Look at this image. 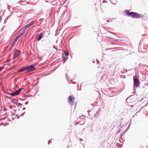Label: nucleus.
Listing matches in <instances>:
<instances>
[{
  "instance_id": "f704fd0d",
  "label": "nucleus",
  "mask_w": 148,
  "mask_h": 148,
  "mask_svg": "<svg viewBox=\"0 0 148 148\" xmlns=\"http://www.w3.org/2000/svg\"><path fill=\"white\" fill-rule=\"evenodd\" d=\"M120 147H122V146H123V145H122L120 144Z\"/></svg>"
},
{
  "instance_id": "e433bc0d",
  "label": "nucleus",
  "mask_w": 148,
  "mask_h": 148,
  "mask_svg": "<svg viewBox=\"0 0 148 148\" xmlns=\"http://www.w3.org/2000/svg\"><path fill=\"white\" fill-rule=\"evenodd\" d=\"M72 83L73 84H76V83L75 82H73Z\"/></svg>"
},
{
  "instance_id": "0eeeda50",
  "label": "nucleus",
  "mask_w": 148,
  "mask_h": 148,
  "mask_svg": "<svg viewBox=\"0 0 148 148\" xmlns=\"http://www.w3.org/2000/svg\"><path fill=\"white\" fill-rule=\"evenodd\" d=\"M45 31H43L42 33H40L38 34V37L37 39V40L39 41L41 40L42 37V34L45 33Z\"/></svg>"
},
{
  "instance_id": "473e14b6",
  "label": "nucleus",
  "mask_w": 148,
  "mask_h": 148,
  "mask_svg": "<svg viewBox=\"0 0 148 148\" xmlns=\"http://www.w3.org/2000/svg\"><path fill=\"white\" fill-rule=\"evenodd\" d=\"M26 108H23V110H25Z\"/></svg>"
},
{
  "instance_id": "a19ab883",
  "label": "nucleus",
  "mask_w": 148,
  "mask_h": 148,
  "mask_svg": "<svg viewBox=\"0 0 148 148\" xmlns=\"http://www.w3.org/2000/svg\"><path fill=\"white\" fill-rule=\"evenodd\" d=\"M111 44L113 45H115V44L114 43H112Z\"/></svg>"
},
{
  "instance_id": "c03bdc74",
  "label": "nucleus",
  "mask_w": 148,
  "mask_h": 148,
  "mask_svg": "<svg viewBox=\"0 0 148 148\" xmlns=\"http://www.w3.org/2000/svg\"><path fill=\"white\" fill-rule=\"evenodd\" d=\"M45 2H48V1H47V0H46V1H45Z\"/></svg>"
},
{
  "instance_id": "de8ad7c7",
  "label": "nucleus",
  "mask_w": 148,
  "mask_h": 148,
  "mask_svg": "<svg viewBox=\"0 0 148 148\" xmlns=\"http://www.w3.org/2000/svg\"><path fill=\"white\" fill-rule=\"evenodd\" d=\"M14 107V108H15V107H16V106H14V107Z\"/></svg>"
},
{
  "instance_id": "cd10ccee",
  "label": "nucleus",
  "mask_w": 148,
  "mask_h": 148,
  "mask_svg": "<svg viewBox=\"0 0 148 148\" xmlns=\"http://www.w3.org/2000/svg\"><path fill=\"white\" fill-rule=\"evenodd\" d=\"M65 76H66V79H67V80H68V79H67V73L65 74Z\"/></svg>"
},
{
  "instance_id": "a878e982",
  "label": "nucleus",
  "mask_w": 148,
  "mask_h": 148,
  "mask_svg": "<svg viewBox=\"0 0 148 148\" xmlns=\"http://www.w3.org/2000/svg\"><path fill=\"white\" fill-rule=\"evenodd\" d=\"M25 112H24L21 115H20V116H23L25 114Z\"/></svg>"
},
{
  "instance_id": "6e6552de",
  "label": "nucleus",
  "mask_w": 148,
  "mask_h": 148,
  "mask_svg": "<svg viewBox=\"0 0 148 148\" xmlns=\"http://www.w3.org/2000/svg\"><path fill=\"white\" fill-rule=\"evenodd\" d=\"M62 58H63V64H64L66 62V60L68 59V57H65L63 56H62Z\"/></svg>"
},
{
  "instance_id": "5701e85b",
  "label": "nucleus",
  "mask_w": 148,
  "mask_h": 148,
  "mask_svg": "<svg viewBox=\"0 0 148 148\" xmlns=\"http://www.w3.org/2000/svg\"><path fill=\"white\" fill-rule=\"evenodd\" d=\"M115 41L116 42H120L121 40L120 39H115Z\"/></svg>"
},
{
  "instance_id": "ea45409f",
  "label": "nucleus",
  "mask_w": 148,
  "mask_h": 148,
  "mask_svg": "<svg viewBox=\"0 0 148 148\" xmlns=\"http://www.w3.org/2000/svg\"><path fill=\"white\" fill-rule=\"evenodd\" d=\"M15 101L17 102V101H18V100H15Z\"/></svg>"
},
{
  "instance_id": "b1692460",
  "label": "nucleus",
  "mask_w": 148,
  "mask_h": 148,
  "mask_svg": "<svg viewBox=\"0 0 148 148\" xmlns=\"http://www.w3.org/2000/svg\"><path fill=\"white\" fill-rule=\"evenodd\" d=\"M116 48H110L107 49V50H109L114 49H115Z\"/></svg>"
},
{
  "instance_id": "f257e3e1",
  "label": "nucleus",
  "mask_w": 148,
  "mask_h": 148,
  "mask_svg": "<svg viewBox=\"0 0 148 148\" xmlns=\"http://www.w3.org/2000/svg\"><path fill=\"white\" fill-rule=\"evenodd\" d=\"M125 12L127 16L131 17L133 18H140L143 16L141 14L133 12H130L128 10H126Z\"/></svg>"
},
{
  "instance_id": "7c9ffc66",
  "label": "nucleus",
  "mask_w": 148,
  "mask_h": 148,
  "mask_svg": "<svg viewBox=\"0 0 148 148\" xmlns=\"http://www.w3.org/2000/svg\"><path fill=\"white\" fill-rule=\"evenodd\" d=\"M8 6H9V5H8V8H7V9H8V10H9V11H10V10H9V8H8Z\"/></svg>"
},
{
  "instance_id": "f03ea898",
  "label": "nucleus",
  "mask_w": 148,
  "mask_h": 148,
  "mask_svg": "<svg viewBox=\"0 0 148 148\" xmlns=\"http://www.w3.org/2000/svg\"><path fill=\"white\" fill-rule=\"evenodd\" d=\"M36 65V64H31L27 66H25L18 71V72H21L24 71H27L28 72H32L34 71L36 69L35 66Z\"/></svg>"
},
{
  "instance_id": "2eb2a0df",
  "label": "nucleus",
  "mask_w": 148,
  "mask_h": 148,
  "mask_svg": "<svg viewBox=\"0 0 148 148\" xmlns=\"http://www.w3.org/2000/svg\"><path fill=\"white\" fill-rule=\"evenodd\" d=\"M64 54L66 56H68L69 55L68 52L66 51H64Z\"/></svg>"
},
{
  "instance_id": "c9c22d12",
  "label": "nucleus",
  "mask_w": 148,
  "mask_h": 148,
  "mask_svg": "<svg viewBox=\"0 0 148 148\" xmlns=\"http://www.w3.org/2000/svg\"><path fill=\"white\" fill-rule=\"evenodd\" d=\"M48 144H49V143H50V141H49H49H48Z\"/></svg>"
},
{
  "instance_id": "bb28decb",
  "label": "nucleus",
  "mask_w": 148,
  "mask_h": 148,
  "mask_svg": "<svg viewBox=\"0 0 148 148\" xmlns=\"http://www.w3.org/2000/svg\"><path fill=\"white\" fill-rule=\"evenodd\" d=\"M106 37L108 38L109 39H112V38L111 37Z\"/></svg>"
},
{
  "instance_id": "603ef678",
  "label": "nucleus",
  "mask_w": 148,
  "mask_h": 148,
  "mask_svg": "<svg viewBox=\"0 0 148 148\" xmlns=\"http://www.w3.org/2000/svg\"><path fill=\"white\" fill-rule=\"evenodd\" d=\"M97 64H98V62H97Z\"/></svg>"
},
{
  "instance_id": "39448f33",
  "label": "nucleus",
  "mask_w": 148,
  "mask_h": 148,
  "mask_svg": "<svg viewBox=\"0 0 148 148\" xmlns=\"http://www.w3.org/2000/svg\"><path fill=\"white\" fill-rule=\"evenodd\" d=\"M21 53V51L17 49H16V51L14 53V55L13 59L15 60L17 57Z\"/></svg>"
},
{
  "instance_id": "8fccbe9b",
  "label": "nucleus",
  "mask_w": 148,
  "mask_h": 148,
  "mask_svg": "<svg viewBox=\"0 0 148 148\" xmlns=\"http://www.w3.org/2000/svg\"><path fill=\"white\" fill-rule=\"evenodd\" d=\"M12 108V107H11L10 108V109Z\"/></svg>"
},
{
  "instance_id": "9d476101",
  "label": "nucleus",
  "mask_w": 148,
  "mask_h": 148,
  "mask_svg": "<svg viewBox=\"0 0 148 148\" xmlns=\"http://www.w3.org/2000/svg\"><path fill=\"white\" fill-rule=\"evenodd\" d=\"M22 89V88H20L18 90H16V92H15L16 94V95H17L19 94L20 92L21 91Z\"/></svg>"
},
{
  "instance_id": "9b49d317",
  "label": "nucleus",
  "mask_w": 148,
  "mask_h": 148,
  "mask_svg": "<svg viewBox=\"0 0 148 148\" xmlns=\"http://www.w3.org/2000/svg\"><path fill=\"white\" fill-rule=\"evenodd\" d=\"M100 110L99 109V110H98L95 113V114L94 115V117H95V116H98L99 115V113Z\"/></svg>"
},
{
  "instance_id": "412c9836",
  "label": "nucleus",
  "mask_w": 148,
  "mask_h": 148,
  "mask_svg": "<svg viewBox=\"0 0 148 148\" xmlns=\"http://www.w3.org/2000/svg\"><path fill=\"white\" fill-rule=\"evenodd\" d=\"M4 68V67H0V72H1Z\"/></svg>"
},
{
  "instance_id": "37998d69",
  "label": "nucleus",
  "mask_w": 148,
  "mask_h": 148,
  "mask_svg": "<svg viewBox=\"0 0 148 148\" xmlns=\"http://www.w3.org/2000/svg\"><path fill=\"white\" fill-rule=\"evenodd\" d=\"M105 1H103V3H104Z\"/></svg>"
},
{
  "instance_id": "4be33fe9",
  "label": "nucleus",
  "mask_w": 148,
  "mask_h": 148,
  "mask_svg": "<svg viewBox=\"0 0 148 148\" xmlns=\"http://www.w3.org/2000/svg\"><path fill=\"white\" fill-rule=\"evenodd\" d=\"M53 48L54 49H55L57 51H58V49H57V48H56V47L55 46H53Z\"/></svg>"
},
{
  "instance_id": "f3484780",
  "label": "nucleus",
  "mask_w": 148,
  "mask_h": 148,
  "mask_svg": "<svg viewBox=\"0 0 148 148\" xmlns=\"http://www.w3.org/2000/svg\"><path fill=\"white\" fill-rule=\"evenodd\" d=\"M134 97L133 96H130L129 97L127 98V99H130V100L132 99Z\"/></svg>"
},
{
  "instance_id": "58836bf2",
  "label": "nucleus",
  "mask_w": 148,
  "mask_h": 148,
  "mask_svg": "<svg viewBox=\"0 0 148 148\" xmlns=\"http://www.w3.org/2000/svg\"><path fill=\"white\" fill-rule=\"evenodd\" d=\"M79 26H75V27H78Z\"/></svg>"
},
{
  "instance_id": "c756f323",
  "label": "nucleus",
  "mask_w": 148,
  "mask_h": 148,
  "mask_svg": "<svg viewBox=\"0 0 148 148\" xmlns=\"http://www.w3.org/2000/svg\"><path fill=\"white\" fill-rule=\"evenodd\" d=\"M108 32H109V33H112V34H114V33L112 32H111V31H108Z\"/></svg>"
},
{
  "instance_id": "09e8293b",
  "label": "nucleus",
  "mask_w": 148,
  "mask_h": 148,
  "mask_svg": "<svg viewBox=\"0 0 148 148\" xmlns=\"http://www.w3.org/2000/svg\"><path fill=\"white\" fill-rule=\"evenodd\" d=\"M46 75V74H45V75H44L45 76Z\"/></svg>"
},
{
  "instance_id": "6ab92c4d",
  "label": "nucleus",
  "mask_w": 148,
  "mask_h": 148,
  "mask_svg": "<svg viewBox=\"0 0 148 148\" xmlns=\"http://www.w3.org/2000/svg\"><path fill=\"white\" fill-rule=\"evenodd\" d=\"M130 123H131V122L130 123L128 127L127 128V129H126V130L125 131V132H126L128 130V129H129V127H130Z\"/></svg>"
},
{
  "instance_id": "4c0bfd02",
  "label": "nucleus",
  "mask_w": 148,
  "mask_h": 148,
  "mask_svg": "<svg viewBox=\"0 0 148 148\" xmlns=\"http://www.w3.org/2000/svg\"><path fill=\"white\" fill-rule=\"evenodd\" d=\"M42 20H43V19H40L39 20H40V21H42Z\"/></svg>"
},
{
  "instance_id": "2f4dec72",
  "label": "nucleus",
  "mask_w": 148,
  "mask_h": 148,
  "mask_svg": "<svg viewBox=\"0 0 148 148\" xmlns=\"http://www.w3.org/2000/svg\"><path fill=\"white\" fill-rule=\"evenodd\" d=\"M19 118H20V116H17V119H19Z\"/></svg>"
},
{
  "instance_id": "864d4df0",
  "label": "nucleus",
  "mask_w": 148,
  "mask_h": 148,
  "mask_svg": "<svg viewBox=\"0 0 148 148\" xmlns=\"http://www.w3.org/2000/svg\"><path fill=\"white\" fill-rule=\"evenodd\" d=\"M6 20V19H5V22H5V21Z\"/></svg>"
},
{
  "instance_id": "4468645a",
  "label": "nucleus",
  "mask_w": 148,
  "mask_h": 148,
  "mask_svg": "<svg viewBox=\"0 0 148 148\" xmlns=\"http://www.w3.org/2000/svg\"><path fill=\"white\" fill-rule=\"evenodd\" d=\"M17 14L18 17L19 16H20L22 14V12L21 11L17 12Z\"/></svg>"
},
{
  "instance_id": "dca6fc26",
  "label": "nucleus",
  "mask_w": 148,
  "mask_h": 148,
  "mask_svg": "<svg viewBox=\"0 0 148 148\" xmlns=\"http://www.w3.org/2000/svg\"><path fill=\"white\" fill-rule=\"evenodd\" d=\"M122 127H121L120 128H119L116 132V134H118L121 130Z\"/></svg>"
},
{
  "instance_id": "1a4fd4ad",
  "label": "nucleus",
  "mask_w": 148,
  "mask_h": 148,
  "mask_svg": "<svg viewBox=\"0 0 148 148\" xmlns=\"http://www.w3.org/2000/svg\"><path fill=\"white\" fill-rule=\"evenodd\" d=\"M73 99V97L71 96H70L68 97V101L69 103H71L72 102Z\"/></svg>"
},
{
  "instance_id": "a18cd8bd",
  "label": "nucleus",
  "mask_w": 148,
  "mask_h": 148,
  "mask_svg": "<svg viewBox=\"0 0 148 148\" xmlns=\"http://www.w3.org/2000/svg\"><path fill=\"white\" fill-rule=\"evenodd\" d=\"M81 88L80 89H79V90H81Z\"/></svg>"
},
{
  "instance_id": "20e7f679",
  "label": "nucleus",
  "mask_w": 148,
  "mask_h": 148,
  "mask_svg": "<svg viewBox=\"0 0 148 148\" xmlns=\"http://www.w3.org/2000/svg\"><path fill=\"white\" fill-rule=\"evenodd\" d=\"M24 33V31H23V32L18 35L14 40L12 44H11V46H12L14 44L17 40L21 37V36Z\"/></svg>"
},
{
  "instance_id": "3c124183",
  "label": "nucleus",
  "mask_w": 148,
  "mask_h": 148,
  "mask_svg": "<svg viewBox=\"0 0 148 148\" xmlns=\"http://www.w3.org/2000/svg\"><path fill=\"white\" fill-rule=\"evenodd\" d=\"M68 83H69V84H70L71 83V82H69H69H68Z\"/></svg>"
},
{
  "instance_id": "a211bd4d",
  "label": "nucleus",
  "mask_w": 148,
  "mask_h": 148,
  "mask_svg": "<svg viewBox=\"0 0 148 148\" xmlns=\"http://www.w3.org/2000/svg\"><path fill=\"white\" fill-rule=\"evenodd\" d=\"M112 21V19L110 18L109 20H107L106 21L107 22H111Z\"/></svg>"
},
{
  "instance_id": "c85d7f7f",
  "label": "nucleus",
  "mask_w": 148,
  "mask_h": 148,
  "mask_svg": "<svg viewBox=\"0 0 148 148\" xmlns=\"http://www.w3.org/2000/svg\"><path fill=\"white\" fill-rule=\"evenodd\" d=\"M28 103V101H27L25 103V105H27Z\"/></svg>"
},
{
  "instance_id": "f8f14e48",
  "label": "nucleus",
  "mask_w": 148,
  "mask_h": 148,
  "mask_svg": "<svg viewBox=\"0 0 148 148\" xmlns=\"http://www.w3.org/2000/svg\"><path fill=\"white\" fill-rule=\"evenodd\" d=\"M8 95H11V96L14 97L16 95V94L15 92H14L12 93H7Z\"/></svg>"
},
{
  "instance_id": "49530a36",
  "label": "nucleus",
  "mask_w": 148,
  "mask_h": 148,
  "mask_svg": "<svg viewBox=\"0 0 148 148\" xmlns=\"http://www.w3.org/2000/svg\"><path fill=\"white\" fill-rule=\"evenodd\" d=\"M133 106L132 105V106H131V107H133Z\"/></svg>"
},
{
  "instance_id": "7ed1b4c3",
  "label": "nucleus",
  "mask_w": 148,
  "mask_h": 148,
  "mask_svg": "<svg viewBox=\"0 0 148 148\" xmlns=\"http://www.w3.org/2000/svg\"><path fill=\"white\" fill-rule=\"evenodd\" d=\"M133 91L134 92L136 91L135 87L138 88L140 86V81L137 77L136 75L133 77Z\"/></svg>"
},
{
  "instance_id": "423d86ee",
  "label": "nucleus",
  "mask_w": 148,
  "mask_h": 148,
  "mask_svg": "<svg viewBox=\"0 0 148 148\" xmlns=\"http://www.w3.org/2000/svg\"><path fill=\"white\" fill-rule=\"evenodd\" d=\"M34 21H31L29 23L27 24L26 25L23 29V31H24V33L25 32V29L27 28L30 27L32 25L34 24Z\"/></svg>"
},
{
  "instance_id": "ddd939ff",
  "label": "nucleus",
  "mask_w": 148,
  "mask_h": 148,
  "mask_svg": "<svg viewBox=\"0 0 148 148\" xmlns=\"http://www.w3.org/2000/svg\"><path fill=\"white\" fill-rule=\"evenodd\" d=\"M11 102L13 103L14 104H16L17 102H16L15 101V99H13L11 101Z\"/></svg>"
},
{
  "instance_id": "72a5a7b5",
  "label": "nucleus",
  "mask_w": 148,
  "mask_h": 148,
  "mask_svg": "<svg viewBox=\"0 0 148 148\" xmlns=\"http://www.w3.org/2000/svg\"><path fill=\"white\" fill-rule=\"evenodd\" d=\"M111 40H113L115 41V39L114 38H112V39H111Z\"/></svg>"
},
{
  "instance_id": "79ce46f5",
  "label": "nucleus",
  "mask_w": 148,
  "mask_h": 148,
  "mask_svg": "<svg viewBox=\"0 0 148 148\" xmlns=\"http://www.w3.org/2000/svg\"><path fill=\"white\" fill-rule=\"evenodd\" d=\"M80 140H83L82 139H80Z\"/></svg>"
},
{
  "instance_id": "5fc2aeb1",
  "label": "nucleus",
  "mask_w": 148,
  "mask_h": 148,
  "mask_svg": "<svg viewBox=\"0 0 148 148\" xmlns=\"http://www.w3.org/2000/svg\"><path fill=\"white\" fill-rule=\"evenodd\" d=\"M8 61L9 62V61H10V60H8Z\"/></svg>"
},
{
  "instance_id": "aec40b11",
  "label": "nucleus",
  "mask_w": 148,
  "mask_h": 148,
  "mask_svg": "<svg viewBox=\"0 0 148 148\" xmlns=\"http://www.w3.org/2000/svg\"><path fill=\"white\" fill-rule=\"evenodd\" d=\"M16 104L18 106H21L22 105V104L18 102H17Z\"/></svg>"
},
{
  "instance_id": "393cba45",
  "label": "nucleus",
  "mask_w": 148,
  "mask_h": 148,
  "mask_svg": "<svg viewBox=\"0 0 148 148\" xmlns=\"http://www.w3.org/2000/svg\"><path fill=\"white\" fill-rule=\"evenodd\" d=\"M125 131H124V132L123 133H122L121 134V136H120V138H121L122 136V135H123L125 133Z\"/></svg>"
}]
</instances>
